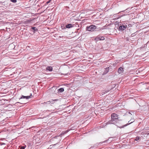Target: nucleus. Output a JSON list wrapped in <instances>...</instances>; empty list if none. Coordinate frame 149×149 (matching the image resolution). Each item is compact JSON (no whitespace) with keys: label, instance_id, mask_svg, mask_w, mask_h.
<instances>
[{"label":"nucleus","instance_id":"20e7f679","mask_svg":"<svg viewBox=\"0 0 149 149\" xmlns=\"http://www.w3.org/2000/svg\"><path fill=\"white\" fill-rule=\"evenodd\" d=\"M123 69L122 67H120L118 69V73L120 74H122L123 73Z\"/></svg>","mask_w":149,"mask_h":149},{"label":"nucleus","instance_id":"f8f14e48","mask_svg":"<svg viewBox=\"0 0 149 149\" xmlns=\"http://www.w3.org/2000/svg\"><path fill=\"white\" fill-rule=\"evenodd\" d=\"M139 136H137V137L136 138V139H135V140H136V141H138V140H139Z\"/></svg>","mask_w":149,"mask_h":149},{"label":"nucleus","instance_id":"4be33fe9","mask_svg":"<svg viewBox=\"0 0 149 149\" xmlns=\"http://www.w3.org/2000/svg\"><path fill=\"white\" fill-rule=\"evenodd\" d=\"M148 135H149V133L148 134Z\"/></svg>","mask_w":149,"mask_h":149},{"label":"nucleus","instance_id":"aec40b11","mask_svg":"<svg viewBox=\"0 0 149 149\" xmlns=\"http://www.w3.org/2000/svg\"><path fill=\"white\" fill-rule=\"evenodd\" d=\"M58 138L59 139H60V137L59 136L58 137Z\"/></svg>","mask_w":149,"mask_h":149},{"label":"nucleus","instance_id":"9d476101","mask_svg":"<svg viewBox=\"0 0 149 149\" xmlns=\"http://www.w3.org/2000/svg\"><path fill=\"white\" fill-rule=\"evenodd\" d=\"M47 70L51 71L52 70V66H48L46 68Z\"/></svg>","mask_w":149,"mask_h":149},{"label":"nucleus","instance_id":"6ab92c4d","mask_svg":"<svg viewBox=\"0 0 149 149\" xmlns=\"http://www.w3.org/2000/svg\"><path fill=\"white\" fill-rule=\"evenodd\" d=\"M52 100V102H53V101H56V100L55 99V100Z\"/></svg>","mask_w":149,"mask_h":149},{"label":"nucleus","instance_id":"a211bd4d","mask_svg":"<svg viewBox=\"0 0 149 149\" xmlns=\"http://www.w3.org/2000/svg\"><path fill=\"white\" fill-rule=\"evenodd\" d=\"M52 102V101H49L48 102H50V103H52V104L54 103V102Z\"/></svg>","mask_w":149,"mask_h":149},{"label":"nucleus","instance_id":"f03ea898","mask_svg":"<svg viewBox=\"0 0 149 149\" xmlns=\"http://www.w3.org/2000/svg\"><path fill=\"white\" fill-rule=\"evenodd\" d=\"M96 28V26L94 25H92L87 27L86 30L89 31H93Z\"/></svg>","mask_w":149,"mask_h":149},{"label":"nucleus","instance_id":"1a4fd4ad","mask_svg":"<svg viewBox=\"0 0 149 149\" xmlns=\"http://www.w3.org/2000/svg\"><path fill=\"white\" fill-rule=\"evenodd\" d=\"M64 91V89L63 88H61L58 89L57 90V93H62Z\"/></svg>","mask_w":149,"mask_h":149},{"label":"nucleus","instance_id":"423d86ee","mask_svg":"<svg viewBox=\"0 0 149 149\" xmlns=\"http://www.w3.org/2000/svg\"><path fill=\"white\" fill-rule=\"evenodd\" d=\"M104 38L103 37H97L95 39V40L96 41H98L99 40H104Z\"/></svg>","mask_w":149,"mask_h":149},{"label":"nucleus","instance_id":"412c9836","mask_svg":"<svg viewBox=\"0 0 149 149\" xmlns=\"http://www.w3.org/2000/svg\"><path fill=\"white\" fill-rule=\"evenodd\" d=\"M49 3V1H48V2H47V3Z\"/></svg>","mask_w":149,"mask_h":149},{"label":"nucleus","instance_id":"f3484780","mask_svg":"<svg viewBox=\"0 0 149 149\" xmlns=\"http://www.w3.org/2000/svg\"><path fill=\"white\" fill-rule=\"evenodd\" d=\"M33 29V30H34L35 31V29H36V27H32L31 28Z\"/></svg>","mask_w":149,"mask_h":149},{"label":"nucleus","instance_id":"f257e3e1","mask_svg":"<svg viewBox=\"0 0 149 149\" xmlns=\"http://www.w3.org/2000/svg\"><path fill=\"white\" fill-rule=\"evenodd\" d=\"M119 118L118 115L117 114L114 113H112L111 115V121H113L116 120H118V119Z\"/></svg>","mask_w":149,"mask_h":149},{"label":"nucleus","instance_id":"6e6552de","mask_svg":"<svg viewBox=\"0 0 149 149\" xmlns=\"http://www.w3.org/2000/svg\"><path fill=\"white\" fill-rule=\"evenodd\" d=\"M134 121H132V122H130V123H127V124H125V125H124L123 126H120L119 124H118L117 125V126L119 128H123V127H124L125 126H126L127 125H128L129 124H131V123H132V122H133Z\"/></svg>","mask_w":149,"mask_h":149},{"label":"nucleus","instance_id":"7ed1b4c3","mask_svg":"<svg viewBox=\"0 0 149 149\" xmlns=\"http://www.w3.org/2000/svg\"><path fill=\"white\" fill-rule=\"evenodd\" d=\"M127 25L126 24H125L123 25L120 26L119 27V29L120 30L123 31L126 29L127 28Z\"/></svg>","mask_w":149,"mask_h":149},{"label":"nucleus","instance_id":"39448f33","mask_svg":"<svg viewBox=\"0 0 149 149\" xmlns=\"http://www.w3.org/2000/svg\"><path fill=\"white\" fill-rule=\"evenodd\" d=\"M56 89L55 86H53L52 88L49 90V91L52 92L53 93H55V91Z\"/></svg>","mask_w":149,"mask_h":149},{"label":"nucleus","instance_id":"ddd939ff","mask_svg":"<svg viewBox=\"0 0 149 149\" xmlns=\"http://www.w3.org/2000/svg\"><path fill=\"white\" fill-rule=\"evenodd\" d=\"M10 1L13 3H16L17 2V0H10Z\"/></svg>","mask_w":149,"mask_h":149},{"label":"nucleus","instance_id":"2eb2a0df","mask_svg":"<svg viewBox=\"0 0 149 149\" xmlns=\"http://www.w3.org/2000/svg\"><path fill=\"white\" fill-rule=\"evenodd\" d=\"M109 92V91H105L104 92V94H105V93H107L108 92Z\"/></svg>","mask_w":149,"mask_h":149},{"label":"nucleus","instance_id":"0eeeda50","mask_svg":"<svg viewBox=\"0 0 149 149\" xmlns=\"http://www.w3.org/2000/svg\"><path fill=\"white\" fill-rule=\"evenodd\" d=\"M31 94L29 96H24V95H22L21 98L19 99H24V98H26V99H28L30 98H31Z\"/></svg>","mask_w":149,"mask_h":149},{"label":"nucleus","instance_id":"9b49d317","mask_svg":"<svg viewBox=\"0 0 149 149\" xmlns=\"http://www.w3.org/2000/svg\"><path fill=\"white\" fill-rule=\"evenodd\" d=\"M72 26V24H69L66 25V27L67 28H70Z\"/></svg>","mask_w":149,"mask_h":149},{"label":"nucleus","instance_id":"dca6fc26","mask_svg":"<svg viewBox=\"0 0 149 149\" xmlns=\"http://www.w3.org/2000/svg\"><path fill=\"white\" fill-rule=\"evenodd\" d=\"M129 113V115H127V116H130V117H131L132 116V114H131V113Z\"/></svg>","mask_w":149,"mask_h":149},{"label":"nucleus","instance_id":"5701e85b","mask_svg":"<svg viewBox=\"0 0 149 149\" xmlns=\"http://www.w3.org/2000/svg\"><path fill=\"white\" fill-rule=\"evenodd\" d=\"M52 146H50V147H51Z\"/></svg>","mask_w":149,"mask_h":149},{"label":"nucleus","instance_id":"4468645a","mask_svg":"<svg viewBox=\"0 0 149 149\" xmlns=\"http://www.w3.org/2000/svg\"><path fill=\"white\" fill-rule=\"evenodd\" d=\"M26 147V146H22L21 148H20V149H24Z\"/></svg>","mask_w":149,"mask_h":149}]
</instances>
